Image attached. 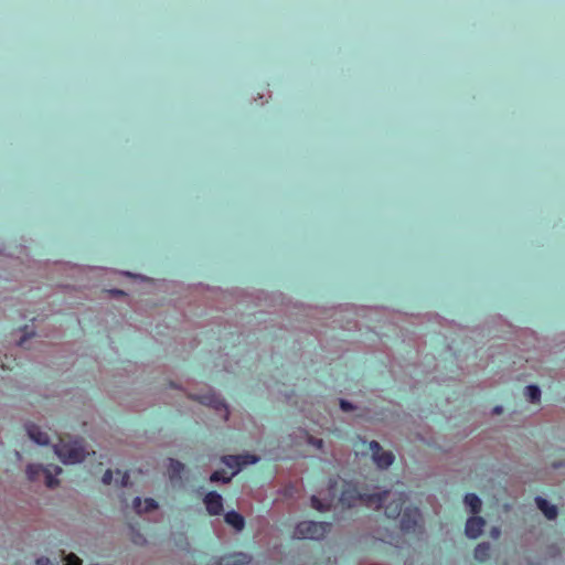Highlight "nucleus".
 Segmentation results:
<instances>
[{
    "instance_id": "obj_1",
    "label": "nucleus",
    "mask_w": 565,
    "mask_h": 565,
    "mask_svg": "<svg viewBox=\"0 0 565 565\" xmlns=\"http://www.w3.org/2000/svg\"><path fill=\"white\" fill-rule=\"evenodd\" d=\"M406 499V493L401 492L397 500H393L386 505L385 515L388 519H397L402 515L401 529L406 533H415L422 514L417 507H406L403 510Z\"/></svg>"
},
{
    "instance_id": "obj_2",
    "label": "nucleus",
    "mask_w": 565,
    "mask_h": 565,
    "mask_svg": "<svg viewBox=\"0 0 565 565\" xmlns=\"http://www.w3.org/2000/svg\"><path fill=\"white\" fill-rule=\"evenodd\" d=\"M388 491L369 493L366 491H360L355 486L350 482H344L339 498L340 503L343 508H353L358 503H363L366 507H374L381 509L384 501L386 500Z\"/></svg>"
},
{
    "instance_id": "obj_3",
    "label": "nucleus",
    "mask_w": 565,
    "mask_h": 565,
    "mask_svg": "<svg viewBox=\"0 0 565 565\" xmlns=\"http://www.w3.org/2000/svg\"><path fill=\"white\" fill-rule=\"evenodd\" d=\"M331 530L329 522L302 521L299 522L294 531V537L299 540H321Z\"/></svg>"
},
{
    "instance_id": "obj_4",
    "label": "nucleus",
    "mask_w": 565,
    "mask_h": 565,
    "mask_svg": "<svg viewBox=\"0 0 565 565\" xmlns=\"http://www.w3.org/2000/svg\"><path fill=\"white\" fill-rule=\"evenodd\" d=\"M54 451L64 463H76L85 459V450L77 440L66 443L61 438Z\"/></svg>"
},
{
    "instance_id": "obj_5",
    "label": "nucleus",
    "mask_w": 565,
    "mask_h": 565,
    "mask_svg": "<svg viewBox=\"0 0 565 565\" xmlns=\"http://www.w3.org/2000/svg\"><path fill=\"white\" fill-rule=\"evenodd\" d=\"M62 472V468L56 465H49L43 467L41 465L31 463L26 467V476L30 481H35L40 476H44L45 484L47 488H55L58 486L56 476Z\"/></svg>"
},
{
    "instance_id": "obj_6",
    "label": "nucleus",
    "mask_w": 565,
    "mask_h": 565,
    "mask_svg": "<svg viewBox=\"0 0 565 565\" xmlns=\"http://www.w3.org/2000/svg\"><path fill=\"white\" fill-rule=\"evenodd\" d=\"M250 561V555L243 552H234L221 557H212L207 565H247Z\"/></svg>"
},
{
    "instance_id": "obj_7",
    "label": "nucleus",
    "mask_w": 565,
    "mask_h": 565,
    "mask_svg": "<svg viewBox=\"0 0 565 565\" xmlns=\"http://www.w3.org/2000/svg\"><path fill=\"white\" fill-rule=\"evenodd\" d=\"M370 450L372 451V458L379 468L385 469L393 463L394 455L391 451H384L377 441L373 440L370 443Z\"/></svg>"
},
{
    "instance_id": "obj_8",
    "label": "nucleus",
    "mask_w": 565,
    "mask_h": 565,
    "mask_svg": "<svg viewBox=\"0 0 565 565\" xmlns=\"http://www.w3.org/2000/svg\"><path fill=\"white\" fill-rule=\"evenodd\" d=\"M258 461V458L253 455H244V456H225L223 458V462L231 468L232 476L236 475L242 467L248 465V463H255Z\"/></svg>"
},
{
    "instance_id": "obj_9",
    "label": "nucleus",
    "mask_w": 565,
    "mask_h": 565,
    "mask_svg": "<svg viewBox=\"0 0 565 565\" xmlns=\"http://www.w3.org/2000/svg\"><path fill=\"white\" fill-rule=\"evenodd\" d=\"M486 521L483 518L478 515L470 516L465 526V533L470 539H477L483 531Z\"/></svg>"
},
{
    "instance_id": "obj_10",
    "label": "nucleus",
    "mask_w": 565,
    "mask_h": 565,
    "mask_svg": "<svg viewBox=\"0 0 565 565\" xmlns=\"http://www.w3.org/2000/svg\"><path fill=\"white\" fill-rule=\"evenodd\" d=\"M204 503L211 515H218L223 511V499L221 494L215 491L206 493L204 497Z\"/></svg>"
},
{
    "instance_id": "obj_11",
    "label": "nucleus",
    "mask_w": 565,
    "mask_h": 565,
    "mask_svg": "<svg viewBox=\"0 0 565 565\" xmlns=\"http://www.w3.org/2000/svg\"><path fill=\"white\" fill-rule=\"evenodd\" d=\"M29 437L39 445H49L51 439L47 433L42 431L39 426L31 424L26 427Z\"/></svg>"
},
{
    "instance_id": "obj_12",
    "label": "nucleus",
    "mask_w": 565,
    "mask_h": 565,
    "mask_svg": "<svg viewBox=\"0 0 565 565\" xmlns=\"http://www.w3.org/2000/svg\"><path fill=\"white\" fill-rule=\"evenodd\" d=\"M198 399L203 405H207V406H211V407H213V408H215L217 411L225 412V415L227 416L228 411H227L226 405L215 394L201 395V396L198 397Z\"/></svg>"
},
{
    "instance_id": "obj_13",
    "label": "nucleus",
    "mask_w": 565,
    "mask_h": 565,
    "mask_svg": "<svg viewBox=\"0 0 565 565\" xmlns=\"http://www.w3.org/2000/svg\"><path fill=\"white\" fill-rule=\"evenodd\" d=\"M184 465L179 460L169 459L168 472L171 482H180L182 479V472L184 471Z\"/></svg>"
},
{
    "instance_id": "obj_14",
    "label": "nucleus",
    "mask_w": 565,
    "mask_h": 565,
    "mask_svg": "<svg viewBox=\"0 0 565 565\" xmlns=\"http://www.w3.org/2000/svg\"><path fill=\"white\" fill-rule=\"evenodd\" d=\"M535 502L547 520H554L557 516V508L542 497H536Z\"/></svg>"
},
{
    "instance_id": "obj_15",
    "label": "nucleus",
    "mask_w": 565,
    "mask_h": 565,
    "mask_svg": "<svg viewBox=\"0 0 565 565\" xmlns=\"http://www.w3.org/2000/svg\"><path fill=\"white\" fill-rule=\"evenodd\" d=\"M134 508L137 513L150 512L158 508V503L153 499H146L142 501L139 497L134 499Z\"/></svg>"
},
{
    "instance_id": "obj_16",
    "label": "nucleus",
    "mask_w": 565,
    "mask_h": 565,
    "mask_svg": "<svg viewBox=\"0 0 565 565\" xmlns=\"http://www.w3.org/2000/svg\"><path fill=\"white\" fill-rule=\"evenodd\" d=\"M225 521L227 524L232 525L237 531L243 530L245 525L244 518L235 511L227 512L225 514Z\"/></svg>"
},
{
    "instance_id": "obj_17",
    "label": "nucleus",
    "mask_w": 565,
    "mask_h": 565,
    "mask_svg": "<svg viewBox=\"0 0 565 565\" xmlns=\"http://www.w3.org/2000/svg\"><path fill=\"white\" fill-rule=\"evenodd\" d=\"M465 503L467 507H469V509L473 515L478 514L481 511V505H482L481 500L475 493L466 494Z\"/></svg>"
},
{
    "instance_id": "obj_18",
    "label": "nucleus",
    "mask_w": 565,
    "mask_h": 565,
    "mask_svg": "<svg viewBox=\"0 0 565 565\" xmlns=\"http://www.w3.org/2000/svg\"><path fill=\"white\" fill-rule=\"evenodd\" d=\"M491 546L489 543H479L475 548V558L484 562L490 557Z\"/></svg>"
},
{
    "instance_id": "obj_19",
    "label": "nucleus",
    "mask_w": 565,
    "mask_h": 565,
    "mask_svg": "<svg viewBox=\"0 0 565 565\" xmlns=\"http://www.w3.org/2000/svg\"><path fill=\"white\" fill-rule=\"evenodd\" d=\"M524 393L531 403H537L541 399V390L536 385H527Z\"/></svg>"
},
{
    "instance_id": "obj_20",
    "label": "nucleus",
    "mask_w": 565,
    "mask_h": 565,
    "mask_svg": "<svg viewBox=\"0 0 565 565\" xmlns=\"http://www.w3.org/2000/svg\"><path fill=\"white\" fill-rule=\"evenodd\" d=\"M232 473L227 475V472L224 470H216L211 475L210 480L212 482H228L232 479Z\"/></svg>"
},
{
    "instance_id": "obj_21",
    "label": "nucleus",
    "mask_w": 565,
    "mask_h": 565,
    "mask_svg": "<svg viewBox=\"0 0 565 565\" xmlns=\"http://www.w3.org/2000/svg\"><path fill=\"white\" fill-rule=\"evenodd\" d=\"M311 505L313 509L318 510V511H326L330 508V504H327L324 505L319 498H317L316 495H312L311 497Z\"/></svg>"
},
{
    "instance_id": "obj_22",
    "label": "nucleus",
    "mask_w": 565,
    "mask_h": 565,
    "mask_svg": "<svg viewBox=\"0 0 565 565\" xmlns=\"http://www.w3.org/2000/svg\"><path fill=\"white\" fill-rule=\"evenodd\" d=\"M64 561L65 565H82V559L73 553L66 555L64 557Z\"/></svg>"
},
{
    "instance_id": "obj_23",
    "label": "nucleus",
    "mask_w": 565,
    "mask_h": 565,
    "mask_svg": "<svg viewBox=\"0 0 565 565\" xmlns=\"http://www.w3.org/2000/svg\"><path fill=\"white\" fill-rule=\"evenodd\" d=\"M103 483L110 484L113 481V471L110 469H107L103 475Z\"/></svg>"
},
{
    "instance_id": "obj_24",
    "label": "nucleus",
    "mask_w": 565,
    "mask_h": 565,
    "mask_svg": "<svg viewBox=\"0 0 565 565\" xmlns=\"http://www.w3.org/2000/svg\"><path fill=\"white\" fill-rule=\"evenodd\" d=\"M340 407L341 409H343L344 412H348V411H352L353 409V405L345 401V399H341L340 401Z\"/></svg>"
},
{
    "instance_id": "obj_25",
    "label": "nucleus",
    "mask_w": 565,
    "mask_h": 565,
    "mask_svg": "<svg viewBox=\"0 0 565 565\" xmlns=\"http://www.w3.org/2000/svg\"><path fill=\"white\" fill-rule=\"evenodd\" d=\"M337 484H338V480L337 479H331L330 482H329V490L332 493L333 498L335 497Z\"/></svg>"
},
{
    "instance_id": "obj_26",
    "label": "nucleus",
    "mask_w": 565,
    "mask_h": 565,
    "mask_svg": "<svg viewBox=\"0 0 565 565\" xmlns=\"http://www.w3.org/2000/svg\"><path fill=\"white\" fill-rule=\"evenodd\" d=\"M309 443L313 446H316L317 448H322V445H323V440L322 439H317V438H313L311 436H309Z\"/></svg>"
},
{
    "instance_id": "obj_27",
    "label": "nucleus",
    "mask_w": 565,
    "mask_h": 565,
    "mask_svg": "<svg viewBox=\"0 0 565 565\" xmlns=\"http://www.w3.org/2000/svg\"><path fill=\"white\" fill-rule=\"evenodd\" d=\"M35 565H53L51 559L47 557H40L36 559Z\"/></svg>"
},
{
    "instance_id": "obj_28",
    "label": "nucleus",
    "mask_w": 565,
    "mask_h": 565,
    "mask_svg": "<svg viewBox=\"0 0 565 565\" xmlns=\"http://www.w3.org/2000/svg\"><path fill=\"white\" fill-rule=\"evenodd\" d=\"M128 481H129V473L124 472L121 476V481H120L121 487H126L128 484Z\"/></svg>"
},
{
    "instance_id": "obj_29",
    "label": "nucleus",
    "mask_w": 565,
    "mask_h": 565,
    "mask_svg": "<svg viewBox=\"0 0 565 565\" xmlns=\"http://www.w3.org/2000/svg\"><path fill=\"white\" fill-rule=\"evenodd\" d=\"M503 412V408L501 406H495L493 408V414L500 415Z\"/></svg>"
},
{
    "instance_id": "obj_30",
    "label": "nucleus",
    "mask_w": 565,
    "mask_h": 565,
    "mask_svg": "<svg viewBox=\"0 0 565 565\" xmlns=\"http://www.w3.org/2000/svg\"><path fill=\"white\" fill-rule=\"evenodd\" d=\"M109 292H110L111 295H115V296H117V295H124V291H121V290H119V289H111V290H109Z\"/></svg>"
},
{
    "instance_id": "obj_31",
    "label": "nucleus",
    "mask_w": 565,
    "mask_h": 565,
    "mask_svg": "<svg viewBox=\"0 0 565 565\" xmlns=\"http://www.w3.org/2000/svg\"><path fill=\"white\" fill-rule=\"evenodd\" d=\"M26 338H28L26 335H23V337L20 339V341H19V343H18V344H19L20 347H23V345H24V343H25V341H26Z\"/></svg>"
},
{
    "instance_id": "obj_32",
    "label": "nucleus",
    "mask_w": 565,
    "mask_h": 565,
    "mask_svg": "<svg viewBox=\"0 0 565 565\" xmlns=\"http://www.w3.org/2000/svg\"><path fill=\"white\" fill-rule=\"evenodd\" d=\"M500 534V531L498 529H493V535L498 536Z\"/></svg>"
}]
</instances>
